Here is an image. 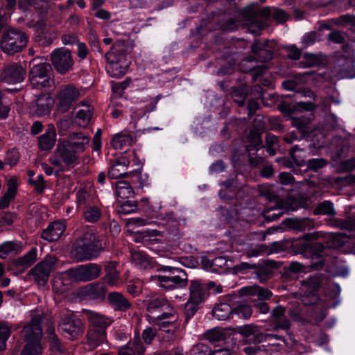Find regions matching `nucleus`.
<instances>
[{
	"instance_id": "7c9ffc66",
	"label": "nucleus",
	"mask_w": 355,
	"mask_h": 355,
	"mask_svg": "<svg viewBox=\"0 0 355 355\" xmlns=\"http://www.w3.org/2000/svg\"><path fill=\"white\" fill-rule=\"evenodd\" d=\"M252 61H253L252 57H248L245 59H243L239 64V69L245 73H251L252 79L255 81L259 76L263 75L266 71L268 68L265 65H261L257 67L252 66L250 67L248 69H245L244 67L245 65L247 64H250Z\"/></svg>"
},
{
	"instance_id": "3c124183",
	"label": "nucleus",
	"mask_w": 355,
	"mask_h": 355,
	"mask_svg": "<svg viewBox=\"0 0 355 355\" xmlns=\"http://www.w3.org/2000/svg\"><path fill=\"white\" fill-rule=\"evenodd\" d=\"M204 337L210 343L223 341L226 339V334L219 328H214L207 331Z\"/></svg>"
},
{
	"instance_id": "ddd939ff",
	"label": "nucleus",
	"mask_w": 355,
	"mask_h": 355,
	"mask_svg": "<svg viewBox=\"0 0 355 355\" xmlns=\"http://www.w3.org/2000/svg\"><path fill=\"white\" fill-rule=\"evenodd\" d=\"M59 327L71 340L78 339L83 335L85 329L82 320L73 313L62 316Z\"/></svg>"
},
{
	"instance_id": "f8f14e48",
	"label": "nucleus",
	"mask_w": 355,
	"mask_h": 355,
	"mask_svg": "<svg viewBox=\"0 0 355 355\" xmlns=\"http://www.w3.org/2000/svg\"><path fill=\"white\" fill-rule=\"evenodd\" d=\"M42 322V316L36 315L32 317L31 321L27 323L23 329L22 335L26 345H41V339L42 337V329L41 323Z\"/></svg>"
},
{
	"instance_id": "49530a36",
	"label": "nucleus",
	"mask_w": 355,
	"mask_h": 355,
	"mask_svg": "<svg viewBox=\"0 0 355 355\" xmlns=\"http://www.w3.org/2000/svg\"><path fill=\"white\" fill-rule=\"evenodd\" d=\"M130 252L132 262L135 265L142 268H146L150 266V258L146 253L135 250H132Z\"/></svg>"
},
{
	"instance_id": "393cba45",
	"label": "nucleus",
	"mask_w": 355,
	"mask_h": 355,
	"mask_svg": "<svg viewBox=\"0 0 355 355\" xmlns=\"http://www.w3.org/2000/svg\"><path fill=\"white\" fill-rule=\"evenodd\" d=\"M129 163L130 162L125 157L119 159L110 168L108 177L111 179L129 177L130 174L125 171Z\"/></svg>"
},
{
	"instance_id": "39448f33",
	"label": "nucleus",
	"mask_w": 355,
	"mask_h": 355,
	"mask_svg": "<svg viewBox=\"0 0 355 355\" xmlns=\"http://www.w3.org/2000/svg\"><path fill=\"white\" fill-rule=\"evenodd\" d=\"M29 67L28 78L34 88L41 89L51 86V83L53 81L51 64L40 62L35 58L30 62Z\"/></svg>"
},
{
	"instance_id": "4d7b16f0",
	"label": "nucleus",
	"mask_w": 355,
	"mask_h": 355,
	"mask_svg": "<svg viewBox=\"0 0 355 355\" xmlns=\"http://www.w3.org/2000/svg\"><path fill=\"white\" fill-rule=\"evenodd\" d=\"M259 193L261 197L267 200H279L277 189L273 186L261 185L259 187Z\"/></svg>"
},
{
	"instance_id": "a18cd8bd",
	"label": "nucleus",
	"mask_w": 355,
	"mask_h": 355,
	"mask_svg": "<svg viewBox=\"0 0 355 355\" xmlns=\"http://www.w3.org/2000/svg\"><path fill=\"white\" fill-rule=\"evenodd\" d=\"M263 340L267 343V346L274 351H279L286 342L284 336L272 334H264Z\"/></svg>"
},
{
	"instance_id": "58836bf2",
	"label": "nucleus",
	"mask_w": 355,
	"mask_h": 355,
	"mask_svg": "<svg viewBox=\"0 0 355 355\" xmlns=\"http://www.w3.org/2000/svg\"><path fill=\"white\" fill-rule=\"evenodd\" d=\"M232 308L227 303L217 304L212 311L214 318L218 320H226L232 318Z\"/></svg>"
},
{
	"instance_id": "0e129e2a",
	"label": "nucleus",
	"mask_w": 355,
	"mask_h": 355,
	"mask_svg": "<svg viewBox=\"0 0 355 355\" xmlns=\"http://www.w3.org/2000/svg\"><path fill=\"white\" fill-rule=\"evenodd\" d=\"M268 246L265 244H260L249 248L246 252V254L248 257H258L263 254H268Z\"/></svg>"
},
{
	"instance_id": "8fccbe9b",
	"label": "nucleus",
	"mask_w": 355,
	"mask_h": 355,
	"mask_svg": "<svg viewBox=\"0 0 355 355\" xmlns=\"http://www.w3.org/2000/svg\"><path fill=\"white\" fill-rule=\"evenodd\" d=\"M302 58L303 60L299 62V65L304 68L318 66L322 62L319 55L310 53H304Z\"/></svg>"
},
{
	"instance_id": "338daca9",
	"label": "nucleus",
	"mask_w": 355,
	"mask_h": 355,
	"mask_svg": "<svg viewBox=\"0 0 355 355\" xmlns=\"http://www.w3.org/2000/svg\"><path fill=\"white\" fill-rule=\"evenodd\" d=\"M313 226V222L306 218H304L302 219H296L293 221V227L301 232L306 230H309L312 228Z\"/></svg>"
},
{
	"instance_id": "f257e3e1",
	"label": "nucleus",
	"mask_w": 355,
	"mask_h": 355,
	"mask_svg": "<svg viewBox=\"0 0 355 355\" xmlns=\"http://www.w3.org/2000/svg\"><path fill=\"white\" fill-rule=\"evenodd\" d=\"M85 142L71 144L68 141H59L49 161L61 171L73 168L77 164L79 154L84 151Z\"/></svg>"
},
{
	"instance_id": "c756f323",
	"label": "nucleus",
	"mask_w": 355,
	"mask_h": 355,
	"mask_svg": "<svg viewBox=\"0 0 355 355\" xmlns=\"http://www.w3.org/2000/svg\"><path fill=\"white\" fill-rule=\"evenodd\" d=\"M252 61H253L252 57H248L245 59H243L239 64V69L245 73H251L252 79L255 81L259 76L263 75L266 71L268 68L265 65H261L257 67L252 66L250 67L248 69H245L244 67L245 65L247 64H250Z\"/></svg>"
},
{
	"instance_id": "774afa93",
	"label": "nucleus",
	"mask_w": 355,
	"mask_h": 355,
	"mask_svg": "<svg viewBox=\"0 0 355 355\" xmlns=\"http://www.w3.org/2000/svg\"><path fill=\"white\" fill-rule=\"evenodd\" d=\"M42 346L38 345L35 346L32 345H25L20 353V355H42Z\"/></svg>"
},
{
	"instance_id": "69168bd1",
	"label": "nucleus",
	"mask_w": 355,
	"mask_h": 355,
	"mask_svg": "<svg viewBox=\"0 0 355 355\" xmlns=\"http://www.w3.org/2000/svg\"><path fill=\"white\" fill-rule=\"evenodd\" d=\"M157 334V331L156 328L148 327L143 331L141 339L146 345H149L152 343Z\"/></svg>"
},
{
	"instance_id": "bb28decb",
	"label": "nucleus",
	"mask_w": 355,
	"mask_h": 355,
	"mask_svg": "<svg viewBox=\"0 0 355 355\" xmlns=\"http://www.w3.org/2000/svg\"><path fill=\"white\" fill-rule=\"evenodd\" d=\"M38 0H1L4 8L7 11H14L17 6L23 12L29 11L30 8L37 4Z\"/></svg>"
},
{
	"instance_id": "72a5a7b5",
	"label": "nucleus",
	"mask_w": 355,
	"mask_h": 355,
	"mask_svg": "<svg viewBox=\"0 0 355 355\" xmlns=\"http://www.w3.org/2000/svg\"><path fill=\"white\" fill-rule=\"evenodd\" d=\"M85 293L90 299L103 300L106 295V289L100 283H92L85 287Z\"/></svg>"
},
{
	"instance_id": "c03bdc74",
	"label": "nucleus",
	"mask_w": 355,
	"mask_h": 355,
	"mask_svg": "<svg viewBox=\"0 0 355 355\" xmlns=\"http://www.w3.org/2000/svg\"><path fill=\"white\" fill-rule=\"evenodd\" d=\"M116 193L118 198L125 200L134 197L135 192L130 184L125 181H119L116 185Z\"/></svg>"
},
{
	"instance_id": "1a4fd4ad",
	"label": "nucleus",
	"mask_w": 355,
	"mask_h": 355,
	"mask_svg": "<svg viewBox=\"0 0 355 355\" xmlns=\"http://www.w3.org/2000/svg\"><path fill=\"white\" fill-rule=\"evenodd\" d=\"M58 259L55 255L48 254L44 260L39 262L29 271V275L34 277L35 282L39 286H45L50 274L55 268Z\"/></svg>"
},
{
	"instance_id": "6ab92c4d",
	"label": "nucleus",
	"mask_w": 355,
	"mask_h": 355,
	"mask_svg": "<svg viewBox=\"0 0 355 355\" xmlns=\"http://www.w3.org/2000/svg\"><path fill=\"white\" fill-rule=\"evenodd\" d=\"M279 267L277 261L273 260H265L263 263L257 265L254 268V274L259 282L264 284L270 279L275 272V270Z\"/></svg>"
},
{
	"instance_id": "473e14b6",
	"label": "nucleus",
	"mask_w": 355,
	"mask_h": 355,
	"mask_svg": "<svg viewBox=\"0 0 355 355\" xmlns=\"http://www.w3.org/2000/svg\"><path fill=\"white\" fill-rule=\"evenodd\" d=\"M118 262L108 261L105 264V280L110 286L116 285L118 283L120 277V272L116 270Z\"/></svg>"
},
{
	"instance_id": "9d476101",
	"label": "nucleus",
	"mask_w": 355,
	"mask_h": 355,
	"mask_svg": "<svg viewBox=\"0 0 355 355\" xmlns=\"http://www.w3.org/2000/svg\"><path fill=\"white\" fill-rule=\"evenodd\" d=\"M80 97L79 90L73 85L63 86L55 96L57 112L65 113L69 111Z\"/></svg>"
},
{
	"instance_id": "412c9836",
	"label": "nucleus",
	"mask_w": 355,
	"mask_h": 355,
	"mask_svg": "<svg viewBox=\"0 0 355 355\" xmlns=\"http://www.w3.org/2000/svg\"><path fill=\"white\" fill-rule=\"evenodd\" d=\"M107 300L114 311L125 312L133 308L132 303L119 292L109 293Z\"/></svg>"
},
{
	"instance_id": "4c0bfd02",
	"label": "nucleus",
	"mask_w": 355,
	"mask_h": 355,
	"mask_svg": "<svg viewBox=\"0 0 355 355\" xmlns=\"http://www.w3.org/2000/svg\"><path fill=\"white\" fill-rule=\"evenodd\" d=\"M242 291L245 295H257L261 301L269 300L272 296V293L270 290L259 286H248Z\"/></svg>"
},
{
	"instance_id": "4468645a",
	"label": "nucleus",
	"mask_w": 355,
	"mask_h": 355,
	"mask_svg": "<svg viewBox=\"0 0 355 355\" xmlns=\"http://www.w3.org/2000/svg\"><path fill=\"white\" fill-rule=\"evenodd\" d=\"M275 43L272 40H256L251 44V51L254 56H251L252 60L261 62H267L272 60L275 50Z\"/></svg>"
},
{
	"instance_id": "7ed1b4c3",
	"label": "nucleus",
	"mask_w": 355,
	"mask_h": 355,
	"mask_svg": "<svg viewBox=\"0 0 355 355\" xmlns=\"http://www.w3.org/2000/svg\"><path fill=\"white\" fill-rule=\"evenodd\" d=\"M101 236H97L92 230L85 232L75 241L73 254L78 261L91 260L96 257L104 250Z\"/></svg>"
},
{
	"instance_id": "37998d69",
	"label": "nucleus",
	"mask_w": 355,
	"mask_h": 355,
	"mask_svg": "<svg viewBox=\"0 0 355 355\" xmlns=\"http://www.w3.org/2000/svg\"><path fill=\"white\" fill-rule=\"evenodd\" d=\"M277 202L275 207H268L263 211V216L266 220L273 221L279 218L284 213V207L281 205V202Z\"/></svg>"
},
{
	"instance_id": "6e6d98bb",
	"label": "nucleus",
	"mask_w": 355,
	"mask_h": 355,
	"mask_svg": "<svg viewBox=\"0 0 355 355\" xmlns=\"http://www.w3.org/2000/svg\"><path fill=\"white\" fill-rule=\"evenodd\" d=\"M279 202H281V205L284 207L286 213L296 211L300 208L309 209V207L308 201H279Z\"/></svg>"
},
{
	"instance_id": "4be33fe9",
	"label": "nucleus",
	"mask_w": 355,
	"mask_h": 355,
	"mask_svg": "<svg viewBox=\"0 0 355 355\" xmlns=\"http://www.w3.org/2000/svg\"><path fill=\"white\" fill-rule=\"evenodd\" d=\"M66 230L65 223L60 220L51 223L48 227L43 230L41 233V238L49 241H58Z\"/></svg>"
},
{
	"instance_id": "c85d7f7f",
	"label": "nucleus",
	"mask_w": 355,
	"mask_h": 355,
	"mask_svg": "<svg viewBox=\"0 0 355 355\" xmlns=\"http://www.w3.org/2000/svg\"><path fill=\"white\" fill-rule=\"evenodd\" d=\"M335 149L331 153V159L338 163L347 156L349 145L348 141L342 138H336L334 141Z\"/></svg>"
},
{
	"instance_id": "c9c22d12",
	"label": "nucleus",
	"mask_w": 355,
	"mask_h": 355,
	"mask_svg": "<svg viewBox=\"0 0 355 355\" xmlns=\"http://www.w3.org/2000/svg\"><path fill=\"white\" fill-rule=\"evenodd\" d=\"M18 179L15 176H11L6 179L4 187L6 189L3 196L0 200L14 199L17 193Z\"/></svg>"
},
{
	"instance_id": "864d4df0",
	"label": "nucleus",
	"mask_w": 355,
	"mask_h": 355,
	"mask_svg": "<svg viewBox=\"0 0 355 355\" xmlns=\"http://www.w3.org/2000/svg\"><path fill=\"white\" fill-rule=\"evenodd\" d=\"M310 123L311 119L305 116L295 117L293 119V125L302 135H304L309 132Z\"/></svg>"
},
{
	"instance_id": "a19ab883",
	"label": "nucleus",
	"mask_w": 355,
	"mask_h": 355,
	"mask_svg": "<svg viewBox=\"0 0 355 355\" xmlns=\"http://www.w3.org/2000/svg\"><path fill=\"white\" fill-rule=\"evenodd\" d=\"M247 141L250 144L245 146V150L250 153L254 150H259L262 148L261 132L251 130L248 134Z\"/></svg>"
},
{
	"instance_id": "052dcab7",
	"label": "nucleus",
	"mask_w": 355,
	"mask_h": 355,
	"mask_svg": "<svg viewBox=\"0 0 355 355\" xmlns=\"http://www.w3.org/2000/svg\"><path fill=\"white\" fill-rule=\"evenodd\" d=\"M89 137L85 135L83 132H72L69 134L68 139L63 141H68L71 144L85 142L84 144L85 150L89 144Z\"/></svg>"
},
{
	"instance_id": "79ce46f5",
	"label": "nucleus",
	"mask_w": 355,
	"mask_h": 355,
	"mask_svg": "<svg viewBox=\"0 0 355 355\" xmlns=\"http://www.w3.org/2000/svg\"><path fill=\"white\" fill-rule=\"evenodd\" d=\"M238 332L245 338L253 336L254 340L261 343L263 340L264 334L259 332L257 326L254 324H245L239 328Z\"/></svg>"
},
{
	"instance_id": "0eeeda50",
	"label": "nucleus",
	"mask_w": 355,
	"mask_h": 355,
	"mask_svg": "<svg viewBox=\"0 0 355 355\" xmlns=\"http://www.w3.org/2000/svg\"><path fill=\"white\" fill-rule=\"evenodd\" d=\"M161 271L168 272V275H158L157 279L160 286L166 291L181 289L188 285V275L185 270L176 268L164 266L160 268Z\"/></svg>"
},
{
	"instance_id": "09e8293b",
	"label": "nucleus",
	"mask_w": 355,
	"mask_h": 355,
	"mask_svg": "<svg viewBox=\"0 0 355 355\" xmlns=\"http://www.w3.org/2000/svg\"><path fill=\"white\" fill-rule=\"evenodd\" d=\"M37 253V251L35 248H31L23 257H21L16 260V265L23 267H29L36 261Z\"/></svg>"
},
{
	"instance_id": "423d86ee",
	"label": "nucleus",
	"mask_w": 355,
	"mask_h": 355,
	"mask_svg": "<svg viewBox=\"0 0 355 355\" xmlns=\"http://www.w3.org/2000/svg\"><path fill=\"white\" fill-rule=\"evenodd\" d=\"M242 15L249 21V31L257 35L268 26V19L270 15V7L260 9L257 5L252 4L244 8Z\"/></svg>"
},
{
	"instance_id": "e433bc0d",
	"label": "nucleus",
	"mask_w": 355,
	"mask_h": 355,
	"mask_svg": "<svg viewBox=\"0 0 355 355\" xmlns=\"http://www.w3.org/2000/svg\"><path fill=\"white\" fill-rule=\"evenodd\" d=\"M21 250V243L16 241H6L0 245V258L6 259L9 255H15Z\"/></svg>"
},
{
	"instance_id": "2eb2a0df",
	"label": "nucleus",
	"mask_w": 355,
	"mask_h": 355,
	"mask_svg": "<svg viewBox=\"0 0 355 355\" xmlns=\"http://www.w3.org/2000/svg\"><path fill=\"white\" fill-rule=\"evenodd\" d=\"M146 311L148 315L157 320H162L166 318H173L171 313L164 312V311L169 307L168 301L164 297H155L149 299L146 302Z\"/></svg>"
},
{
	"instance_id": "a878e982",
	"label": "nucleus",
	"mask_w": 355,
	"mask_h": 355,
	"mask_svg": "<svg viewBox=\"0 0 355 355\" xmlns=\"http://www.w3.org/2000/svg\"><path fill=\"white\" fill-rule=\"evenodd\" d=\"M49 349L56 354H64L67 352V347L61 342L55 332L54 327H50L47 330Z\"/></svg>"
},
{
	"instance_id": "f03ea898",
	"label": "nucleus",
	"mask_w": 355,
	"mask_h": 355,
	"mask_svg": "<svg viewBox=\"0 0 355 355\" xmlns=\"http://www.w3.org/2000/svg\"><path fill=\"white\" fill-rule=\"evenodd\" d=\"M131 50L132 47L128 40H119L106 53L105 58L108 62L106 69L112 77L119 78L126 73L128 69L126 57Z\"/></svg>"
},
{
	"instance_id": "ea45409f",
	"label": "nucleus",
	"mask_w": 355,
	"mask_h": 355,
	"mask_svg": "<svg viewBox=\"0 0 355 355\" xmlns=\"http://www.w3.org/2000/svg\"><path fill=\"white\" fill-rule=\"evenodd\" d=\"M320 284L321 279L319 276H311L301 282L300 291L317 293Z\"/></svg>"
},
{
	"instance_id": "f3484780",
	"label": "nucleus",
	"mask_w": 355,
	"mask_h": 355,
	"mask_svg": "<svg viewBox=\"0 0 355 355\" xmlns=\"http://www.w3.org/2000/svg\"><path fill=\"white\" fill-rule=\"evenodd\" d=\"M286 308L278 305L270 311L269 326L273 331L283 330L287 331L291 327L290 319L286 315Z\"/></svg>"
},
{
	"instance_id": "680f3d73",
	"label": "nucleus",
	"mask_w": 355,
	"mask_h": 355,
	"mask_svg": "<svg viewBox=\"0 0 355 355\" xmlns=\"http://www.w3.org/2000/svg\"><path fill=\"white\" fill-rule=\"evenodd\" d=\"M11 334L10 329L5 322H0V352L6 349V342Z\"/></svg>"
},
{
	"instance_id": "b1692460",
	"label": "nucleus",
	"mask_w": 355,
	"mask_h": 355,
	"mask_svg": "<svg viewBox=\"0 0 355 355\" xmlns=\"http://www.w3.org/2000/svg\"><path fill=\"white\" fill-rule=\"evenodd\" d=\"M55 130L53 125H48L46 132L38 137V146L42 150H51L55 143Z\"/></svg>"
},
{
	"instance_id": "aec40b11",
	"label": "nucleus",
	"mask_w": 355,
	"mask_h": 355,
	"mask_svg": "<svg viewBox=\"0 0 355 355\" xmlns=\"http://www.w3.org/2000/svg\"><path fill=\"white\" fill-rule=\"evenodd\" d=\"M87 320L89 327L96 330L106 331L107 328L112 323V320L104 315L92 310H84Z\"/></svg>"
},
{
	"instance_id": "5fc2aeb1",
	"label": "nucleus",
	"mask_w": 355,
	"mask_h": 355,
	"mask_svg": "<svg viewBox=\"0 0 355 355\" xmlns=\"http://www.w3.org/2000/svg\"><path fill=\"white\" fill-rule=\"evenodd\" d=\"M314 215L334 216L336 211L330 201H323L319 203L313 211Z\"/></svg>"
},
{
	"instance_id": "5701e85b",
	"label": "nucleus",
	"mask_w": 355,
	"mask_h": 355,
	"mask_svg": "<svg viewBox=\"0 0 355 355\" xmlns=\"http://www.w3.org/2000/svg\"><path fill=\"white\" fill-rule=\"evenodd\" d=\"M209 295L205 284L200 280H191L189 287V297L195 303H202Z\"/></svg>"
},
{
	"instance_id": "9b49d317",
	"label": "nucleus",
	"mask_w": 355,
	"mask_h": 355,
	"mask_svg": "<svg viewBox=\"0 0 355 355\" xmlns=\"http://www.w3.org/2000/svg\"><path fill=\"white\" fill-rule=\"evenodd\" d=\"M50 60L56 71L62 75L70 71L74 63L71 51L65 48L55 49L51 53Z\"/></svg>"
},
{
	"instance_id": "de8ad7c7",
	"label": "nucleus",
	"mask_w": 355,
	"mask_h": 355,
	"mask_svg": "<svg viewBox=\"0 0 355 355\" xmlns=\"http://www.w3.org/2000/svg\"><path fill=\"white\" fill-rule=\"evenodd\" d=\"M83 216L89 223H96L101 216V211L97 206H87L83 210Z\"/></svg>"
},
{
	"instance_id": "20e7f679",
	"label": "nucleus",
	"mask_w": 355,
	"mask_h": 355,
	"mask_svg": "<svg viewBox=\"0 0 355 355\" xmlns=\"http://www.w3.org/2000/svg\"><path fill=\"white\" fill-rule=\"evenodd\" d=\"M28 37L25 32L10 28L5 30L0 40V49L7 55L21 52L27 45Z\"/></svg>"
},
{
	"instance_id": "bf43d9fd",
	"label": "nucleus",
	"mask_w": 355,
	"mask_h": 355,
	"mask_svg": "<svg viewBox=\"0 0 355 355\" xmlns=\"http://www.w3.org/2000/svg\"><path fill=\"white\" fill-rule=\"evenodd\" d=\"M137 201H120L116 205L117 212L121 214H128L136 211Z\"/></svg>"
},
{
	"instance_id": "cd10ccee",
	"label": "nucleus",
	"mask_w": 355,
	"mask_h": 355,
	"mask_svg": "<svg viewBox=\"0 0 355 355\" xmlns=\"http://www.w3.org/2000/svg\"><path fill=\"white\" fill-rule=\"evenodd\" d=\"M86 338V344L89 348L95 349L106 340V331L88 328Z\"/></svg>"
},
{
	"instance_id": "a211bd4d",
	"label": "nucleus",
	"mask_w": 355,
	"mask_h": 355,
	"mask_svg": "<svg viewBox=\"0 0 355 355\" xmlns=\"http://www.w3.org/2000/svg\"><path fill=\"white\" fill-rule=\"evenodd\" d=\"M302 150V149L300 148L298 146H294L289 151L291 157L297 166L302 167L306 165V170L316 172L319 169L322 168L327 165L328 162L324 158L310 159L308 161L300 158L295 153L297 151Z\"/></svg>"
},
{
	"instance_id": "2f4dec72",
	"label": "nucleus",
	"mask_w": 355,
	"mask_h": 355,
	"mask_svg": "<svg viewBox=\"0 0 355 355\" xmlns=\"http://www.w3.org/2000/svg\"><path fill=\"white\" fill-rule=\"evenodd\" d=\"M223 188L219 191L222 200H232L237 189L236 178H229L221 183Z\"/></svg>"
},
{
	"instance_id": "13d9d810",
	"label": "nucleus",
	"mask_w": 355,
	"mask_h": 355,
	"mask_svg": "<svg viewBox=\"0 0 355 355\" xmlns=\"http://www.w3.org/2000/svg\"><path fill=\"white\" fill-rule=\"evenodd\" d=\"M266 150L270 156L276 154V148L279 146L278 137L267 133L265 138Z\"/></svg>"
},
{
	"instance_id": "603ef678",
	"label": "nucleus",
	"mask_w": 355,
	"mask_h": 355,
	"mask_svg": "<svg viewBox=\"0 0 355 355\" xmlns=\"http://www.w3.org/2000/svg\"><path fill=\"white\" fill-rule=\"evenodd\" d=\"M232 318L234 315L243 319H249L252 316V309L247 304H239L234 308H232Z\"/></svg>"
},
{
	"instance_id": "dca6fc26",
	"label": "nucleus",
	"mask_w": 355,
	"mask_h": 355,
	"mask_svg": "<svg viewBox=\"0 0 355 355\" xmlns=\"http://www.w3.org/2000/svg\"><path fill=\"white\" fill-rule=\"evenodd\" d=\"M25 69L19 64L11 63L4 66L1 74L0 81L7 84L21 83L26 76Z\"/></svg>"
},
{
	"instance_id": "6e6552de",
	"label": "nucleus",
	"mask_w": 355,
	"mask_h": 355,
	"mask_svg": "<svg viewBox=\"0 0 355 355\" xmlns=\"http://www.w3.org/2000/svg\"><path fill=\"white\" fill-rule=\"evenodd\" d=\"M101 274V266L97 263H88L71 268L63 273L64 277L71 282H87L98 278Z\"/></svg>"
},
{
	"instance_id": "e2e57ef3",
	"label": "nucleus",
	"mask_w": 355,
	"mask_h": 355,
	"mask_svg": "<svg viewBox=\"0 0 355 355\" xmlns=\"http://www.w3.org/2000/svg\"><path fill=\"white\" fill-rule=\"evenodd\" d=\"M128 345H130L132 351L137 355H144L146 349V345L141 339L139 334L135 337L132 343H129Z\"/></svg>"
},
{
	"instance_id": "f704fd0d",
	"label": "nucleus",
	"mask_w": 355,
	"mask_h": 355,
	"mask_svg": "<svg viewBox=\"0 0 355 355\" xmlns=\"http://www.w3.org/2000/svg\"><path fill=\"white\" fill-rule=\"evenodd\" d=\"M249 94V87L246 84H241L238 87L232 88L231 98L239 107L245 105V99Z\"/></svg>"
}]
</instances>
